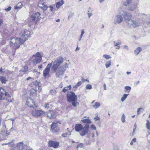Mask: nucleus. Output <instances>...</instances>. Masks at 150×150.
Listing matches in <instances>:
<instances>
[{
  "label": "nucleus",
  "instance_id": "f257e3e1",
  "mask_svg": "<svg viewBox=\"0 0 150 150\" xmlns=\"http://www.w3.org/2000/svg\"><path fill=\"white\" fill-rule=\"evenodd\" d=\"M64 62V59L60 57L54 59L52 62L48 64L45 69L43 71V75L45 78L49 76L50 67H51V70L53 73L56 71L58 67L61 65Z\"/></svg>",
  "mask_w": 150,
  "mask_h": 150
},
{
  "label": "nucleus",
  "instance_id": "f03ea898",
  "mask_svg": "<svg viewBox=\"0 0 150 150\" xmlns=\"http://www.w3.org/2000/svg\"><path fill=\"white\" fill-rule=\"evenodd\" d=\"M89 125L86 124L84 127L81 124H76L75 127L76 132H79L81 136H83L89 132Z\"/></svg>",
  "mask_w": 150,
  "mask_h": 150
},
{
  "label": "nucleus",
  "instance_id": "7ed1b4c3",
  "mask_svg": "<svg viewBox=\"0 0 150 150\" xmlns=\"http://www.w3.org/2000/svg\"><path fill=\"white\" fill-rule=\"evenodd\" d=\"M123 5L128 7L129 10L133 11L137 8L138 1L135 3L133 2L132 0H123Z\"/></svg>",
  "mask_w": 150,
  "mask_h": 150
},
{
  "label": "nucleus",
  "instance_id": "20e7f679",
  "mask_svg": "<svg viewBox=\"0 0 150 150\" xmlns=\"http://www.w3.org/2000/svg\"><path fill=\"white\" fill-rule=\"evenodd\" d=\"M23 43L24 41L22 40L21 38L15 37L11 38L10 45L13 49H16L18 48L20 45Z\"/></svg>",
  "mask_w": 150,
  "mask_h": 150
},
{
  "label": "nucleus",
  "instance_id": "39448f33",
  "mask_svg": "<svg viewBox=\"0 0 150 150\" xmlns=\"http://www.w3.org/2000/svg\"><path fill=\"white\" fill-rule=\"evenodd\" d=\"M67 65L66 63L64 65H61L60 67H58L57 69L55 72H56V76L57 78H62L64 76V72L66 69L68 68Z\"/></svg>",
  "mask_w": 150,
  "mask_h": 150
},
{
  "label": "nucleus",
  "instance_id": "423d86ee",
  "mask_svg": "<svg viewBox=\"0 0 150 150\" xmlns=\"http://www.w3.org/2000/svg\"><path fill=\"white\" fill-rule=\"evenodd\" d=\"M67 99L68 101L70 103H71L73 106H76L77 103V97L74 93L72 91L68 93L67 95Z\"/></svg>",
  "mask_w": 150,
  "mask_h": 150
},
{
  "label": "nucleus",
  "instance_id": "0eeeda50",
  "mask_svg": "<svg viewBox=\"0 0 150 150\" xmlns=\"http://www.w3.org/2000/svg\"><path fill=\"white\" fill-rule=\"evenodd\" d=\"M40 16V15L38 12L33 13L31 16V23L30 24H29V26H30L31 25L36 24L37 22L41 18Z\"/></svg>",
  "mask_w": 150,
  "mask_h": 150
},
{
  "label": "nucleus",
  "instance_id": "6e6552de",
  "mask_svg": "<svg viewBox=\"0 0 150 150\" xmlns=\"http://www.w3.org/2000/svg\"><path fill=\"white\" fill-rule=\"evenodd\" d=\"M10 97L9 94L7 92H6L4 89L2 88H0V99L4 100L6 99V100L8 99V101L9 102V98Z\"/></svg>",
  "mask_w": 150,
  "mask_h": 150
},
{
  "label": "nucleus",
  "instance_id": "1a4fd4ad",
  "mask_svg": "<svg viewBox=\"0 0 150 150\" xmlns=\"http://www.w3.org/2000/svg\"><path fill=\"white\" fill-rule=\"evenodd\" d=\"M45 113V112L42 110H37L35 109H33L32 112V115L35 117L42 116Z\"/></svg>",
  "mask_w": 150,
  "mask_h": 150
},
{
  "label": "nucleus",
  "instance_id": "9d476101",
  "mask_svg": "<svg viewBox=\"0 0 150 150\" xmlns=\"http://www.w3.org/2000/svg\"><path fill=\"white\" fill-rule=\"evenodd\" d=\"M35 58L32 60L33 64L35 65L40 63L42 60L41 55L38 52H37L35 55L33 56Z\"/></svg>",
  "mask_w": 150,
  "mask_h": 150
},
{
  "label": "nucleus",
  "instance_id": "9b49d317",
  "mask_svg": "<svg viewBox=\"0 0 150 150\" xmlns=\"http://www.w3.org/2000/svg\"><path fill=\"white\" fill-rule=\"evenodd\" d=\"M60 124L59 122H53L51 125V128L53 132H58L59 129L58 127V125Z\"/></svg>",
  "mask_w": 150,
  "mask_h": 150
},
{
  "label": "nucleus",
  "instance_id": "f8f14e48",
  "mask_svg": "<svg viewBox=\"0 0 150 150\" xmlns=\"http://www.w3.org/2000/svg\"><path fill=\"white\" fill-rule=\"evenodd\" d=\"M30 35V31L27 30H23V33L21 35V38L22 40L24 41V43L27 40Z\"/></svg>",
  "mask_w": 150,
  "mask_h": 150
},
{
  "label": "nucleus",
  "instance_id": "ddd939ff",
  "mask_svg": "<svg viewBox=\"0 0 150 150\" xmlns=\"http://www.w3.org/2000/svg\"><path fill=\"white\" fill-rule=\"evenodd\" d=\"M123 13H122V14L124 16L125 20L127 23L131 19V18L132 16L130 13L127 12L123 11Z\"/></svg>",
  "mask_w": 150,
  "mask_h": 150
},
{
  "label": "nucleus",
  "instance_id": "4468645a",
  "mask_svg": "<svg viewBox=\"0 0 150 150\" xmlns=\"http://www.w3.org/2000/svg\"><path fill=\"white\" fill-rule=\"evenodd\" d=\"M38 6L42 9L43 11H46L48 7L44 2L43 0H39Z\"/></svg>",
  "mask_w": 150,
  "mask_h": 150
},
{
  "label": "nucleus",
  "instance_id": "2eb2a0df",
  "mask_svg": "<svg viewBox=\"0 0 150 150\" xmlns=\"http://www.w3.org/2000/svg\"><path fill=\"white\" fill-rule=\"evenodd\" d=\"M18 150H33L32 149L27 150V146L23 144V142L18 143L17 145Z\"/></svg>",
  "mask_w": 150,
  "mask_h": 150
},
{
  "label": "nucleus",
  "instance_id": "dca6fc26",
  "mask_svg": "<svg viewBox=\"0 0 150 150\" xmlns=\"http://www.w3.org/2000/svg\"><path fill=\"white\" fill-rule=\"evenodd\" d=\"M49 119L55 118L56 115L54 112L52 110H49L47 112H45L44 114Z\"/></svg>",
  "mask_w": 150,
  "mask_h": 150
},
{
  "label": "nucleus",
  "instance_id": "f3484780",
  "mask_svg": "<svg viewBox=\"0 0 150 150\" xmlns=\"http://www.w3.org/2000/svg\"><path fill=\"white\" fill-rule=\"evenodd\" d=\"M123 20L122 16L120 15H117L114 18V23L115 24L121 23Z\"/></svg>",
  "mask_w": 150,
  "mask_h": 150
},
{
  "label": "nucleus",
  "instance_id": "a211bd4d",
  "mask_svg": "<svg viewBox=\"0 0 150 150\" xmlns=\"http://www.w3.org/2000/svg\"><path fill=\"white\" fill-rule=\"evenodd\" d=\"M127 24L129 26L134 28H136L139 26V24L137 22L132 19L129 21Z\"/></svg>",
  "mask_w": 150,
  "mask_h": 150
},
{
  "label": "nucleus",
  "instance_id": "6ab92c4d",
  "mask_svg": "<svg viewBox=\"0 0 150 150\" xmlns=\"http://www.w3.org/2000/svg\"><path fill=\"white\" fill-rule=\"evenodd\" d=\"M48 144L49 146L57 148L59 145V143L57 142H55L52 141H50L48 142Z\"/></svg>",
  "mask_w": 150,
  "mask_h": 150
},
{
  "label": "nucleus",
  "instance_id": "aec40b11",
  "mask_svg": "<svg viewBox=\"0 0 150 150\" xmlns=\"http://www.w3.org/2000/svg\"><path fill=\"white\" fill-rule=\"evenodd\" d=\"M31 86L32 88L35 90L36 91L39 90V85L38 82L36 81H35L33 82L31 84Z\"/></svg>",
  "mask_w": 150,
  "mask_h": 150
},
{
  "label": "nucleus",
  "instance_id": "412c9836",
  "mask_svg": "<svg viewBox=\"0 0 150 150\" xmlns=\"http://www.w3.org/2000/svg\"><path fill=\"white\" fill-rule=\"evenodd\" d=\"M9 135L7 132L5 131H2L0 133V141L7 139V137Z\"/></svg>",
  "mask_w": 150,
  "mask_h": 150
},
{
  "label": "nucleus",
  "instance_id": "4be33fe9",
  "mask_svg": "<svg viewBox=\"0 0 150 150\" xmlns=\"http://www.w3.org/2000/svg\"><path fill=\"white\" fill-rule=\"evenodd\" d=\"M26 105L30 108L34 107L35 106L34 103L33 101L30 99H27V100L26 102Z\"/></svg>",
  "mask_w": 150,
  "mask_h": 150
},
{
  "label": "nucleus",
  "instance_id": "5701e85b",
  "mask_svg": "<svg viewBox=\"0 0 150 150\" xmlns=\"http://www.w3.org/2000/svg\"><path fill=\"white\" fill-rule=\"evenodd\" d=\"M113 44H114V47L116 49H119L120 48V45H121V42L120 40H118L117 43L115 41L113 42Z\"/></svg>",
  "mask_w": 150,
  "mask_h": 150
},
{
  "label": "nucleus",
  "instance_id": "b1692460",
  "mask_svg": "<svg viewBox=\"0 0 150 150\" xmlns=\"http://www.w3.org/2000/svg\"><path fill=\"white\" fill-rule=\"evenodd\" d=\"M87 14L88 17L89 18H90V17L92 16L93 15L92 10L91 8L89 7L88 8Z\"/></svg>",
  "mask_w": 150,
  "mask_h": 150
},
{
  "label": "nucleus",
  "instance_id": "393cba45",
  "mask_svg": "<svg viewBox=\"0 0 150 150\" xmlns=\"http://www.w3.org/2000/svg\"><path fill=\"white\" fill-rule=\"evenodd\" d=\"M45 108L47 109H51L52 107V102H50L48 103L45 105Z\"/></svg>",
  "mask_w": 150,
  "mask_h": 150
},
{
  "label": "nucleus",
  "instance_id": "a878e982",
  "mask_svg": "<svg viewBox=\"0 0 150 150\" xmlns=\"http://www.w3.org/2000/svg\"><path fill=\"white\" fill-rule=\"evenodd\" d=\"M71 132L68 130V128L67 129V130L66 132L62 134V136L63 137H66L71 135Z\"/></svg>",
  "mask_w": 150,
  "mask_h": 150
},
{
  "label": "nucleus",
  "instance_id": "bb28decb",
  "mask_svg": "<svg viewBox=\"0 0 150 150\" xmlns=\"http://www.w3.org/2000/svg\"><path fill=\"white\" fill-rule=\"evenodd\" d=\"M142 50V49L141 47H138L135 50H134V53L136 55H138L139 53L141 52Z\"/></svg>",
  "mask_w": 150,
  "mask_h": 150
},
{
  "label": "nucleus",
  "instance_id": "cd10ccee",
  "mask_svg": "<svg viewBox=\"0 0 150 150\" xmlns=\"http://www.w3.org/2000/svg\"><path fill=\"white\" fill-rule=\"evenodd\" d=\"M94 101H95V100L93 101L92 102L91 104H93V106L94 108H97L100 106V104L99 102H96L94 104H93Z\"/></svg>",
  "mask_w": 150,
  "mask_h": 150
},
{
  "label": "nucleus",
  "instance_id": "c85d7f7f",
  "mask_svg": "<svg viewBox=\"0 0 150 150\" xmlns=\"http://www.w3.org/2000/svg\"><path fill=\"white\" fill-rule=\"evenodd\" d=\"M0 80L1 83L3 84L5 83L7 81L6 77L4 76H0Z\"/></svg>",
  "mask_w": 150,
  "mask_h": 150
},
{
  "label": "nucleus",
  "instance_id": "c756f323",
  "mask_svg": "<svg viewBox=\"0 0 150 150\" xmlns=\"http://www.w3.org/2000/svg\"><path fill=\"white\" fill-rule=\"evenodd\" d=\"M81 121L84 123L91 124V121L88 117L87 119H83L81 120Z\"/></svg>",
  "mask_w": 150,
  "mask_h": 150
},
{
  "label": "nucleus",
  "instance_id": "7c9ffc66",
  "mask_svg": "<svg viewBox=\"0 0 150 150\" xmlns=\"http://www.w3.org/2000/svg\"><path fill=\"white\" fill-rule=\"evenodd\" d=\"M64 1L63 0H62L59 2H57L56 4V7L58 8H59L62 5L64 4Z\"/></svg>",
  "mask_w": 150,
  "mask_h": 150
},
{
  "label": "nucleus",
  "instance_id": "2f4dec72",
  "mask_svg": "<svg viewBox=\"0 0 150 150\" xmlns=\"http://www.w3.org/2000/svg\"><path fill=\"white\" fill-rule=\"evenodd\" d=\"M22 7V4L21 2L18 3L17 5L15 6L14 8L15 9H18L21 8Z\"/></svg>",
  "mask_w": 150,
  "mask_h": 150
},
{
  "label": "nucleus",
  "instance_id": "473e14b6",
  "mask_svg": "<svg viewBox=\"0 0 150 150\" xmlns=\"http://www.w3.org/2000/svg\"><path fill=\"white\" fill-rule=\"evenodd\" d=\"M131 90V87L129 86H126L125 87V92L129 93Z\"/></svg>",
  "mask_w": 150,
  "mask_h": 150
},
{
  "label": "nucleus",
  "instance_id": "72a5a7b5",
  "mask_svg": "<svg viewBox=\"0 0 150 150\" xmlns=\"http://www.w3.org/2000/svg\"><path fill=\"white\" fill-rule=\"evenodd\" d=\"M129 95V94H124L122 97L121 98V101L122 102H124L127 98V96Z\"/></svg>",
  "mask_w": 150,
  "mask_h": 150
},
{
  "label": "nucleus",
  "instance_id": "f704fd0d",
  "mask_svg": "<svg viewBox=\"0 0 150 150\" xmlns=\"http://www.w3.org/2000/svg\"><path fill=\"white\" fill-rule=\"evenodd\" d=\"M146 127L148 129H150V122L148 120H146Z\"/></svg>",
  "mask_w": 150,
  "mask_h": 150
},
{
  "label": "nucleus",
  "instance_id": "c9c22d12",
  "mask_svg": "<svg viewBox=\"0 0 150 150\" xmlns=\"http://www.w3.org/2000/svg\"><path fill=\"white\" fill-rule=\"evenodd\" d=\"M125 115L124 114H123L122 117H121V121L123 122H125Z\"/></svg>",
  "mask_w": 150,
  "mask_h": 150
},
{
  "label": "nucleus",
  "instance_id": "e433bc0d",
  "mask_svg": "<svg viewBox=\"0 0 150 150\" xmlns=\"http://www.w3.org/2000/svg\"><path fill=\"white\" fill-rule=\"evenodd\" d=\"M103 57L105 58L106 59H109L111 58L110 55L106 54L103 55Z\"/></svg>",
  "mask_w": 150,
  "mask_h": 150
},
{
  "label": "nucleus",
  "instance_id": "4c0bfd02",
  "mask_svg": "<svg viewBox=\"0 0 150 150\" xmlns=\"http://www.w3.org/2000/svg\"><path fill=\"white\" fill-rule=\"evenodd\" d=\"M111 62L109 61L107 62L105 64V66L106 68H108L111 65Z\"/></svg>",
  "mask_w": 150,
  "mask_h": 150
},
{
  "label": "nucleus",
  "instance_id": "58836bf2",
  "mask_svg": "<svg viewBox=\"0 0 150 150\" xmlns=\"http://www.w3.org/2000/svg\"><path fill=\"white\" fill-rule=\"evenodd\" d=\"M92 86L90 84H87L86 86V89H91L92 88Z\"/></svg>",
  "mask_w": 150,
  "mask_h": 150
},
{
  "label": "nucleus",
  "instance_id": "ea45409f",
  "mask_svg": "<svg viewBox=\"0 0 150 150\" xmlns=\"http://www.w3.org/2000/svg\"><path fill=\"white\" fill-rule=\"evenodd\" d=\"M28 70V66L26 65H25V66L24 67V69L23 70H21L23 72H26Z\"/></svg>",
  "mask_w": 150,
  "mask_h": 150
},
{
  "label": "nucleus",
  "instance_id": "a19ab883",
  "mask_svg": "<svg viewBox=\"0 0 150 150\" xmlns=\"http://www.w3.org/2000/svg\"><path fill=\"white\" fill-rule=\"evenodd\" d=\"M81 34L80 35L81 38H82L83 36V34H84L85 32L84 29H82L81 30Z\"/></svg>",
  "mask_w": 150,
  "mask_h": 150
},
{
  "label": "nucleus",
  "instance_id": "79ce46f5",
  "mask_svg": "<svg viewBox=\"0 0 150 150\" xmlns=\"http://www.w3.org/2000/svg\"><path fill=\"white\" fill-rule=\"evenodd\" d=\"M74 15V13H71L68 17V19L70 18H71Z\"/></svg>",
  "mask_w": 150,
  "mask_h": 150
},
{
  "label": "nucleus",
  "instance_id": "37998d69",
  "mask_svg": "<svg viewBox=\"0 0 150 150\" xmlns=\"http://www.w3.org/2000/svg\"><path fill=\"white\" fill-rule=\"evenodd\" d=\"M50 93L53 95H54L56 94V91L54 90H51L50 91Z\"/></svg>",
  "mask_w": 150,
  "mask_h": 150
},
{
  "label": "nucleus",
  "instance_id": "c03bdc74",
  "mask_svg": "<svg viewBox=\"0 0 150 150\" xmlns=\"http://www.w3.org/2000/svg\"><path fill=\"white\" fill-rule=\"evenodd\" d=\"M83 144L82 143H80L77 145V147L82 148L83 147Z\"/></svg>",
  "mask_w": 150,
  "mask_h": 150
},
{
  "label": "nucleus",
  "instance_id": "a18cd8bd",
  "mask_svg": "<svg viewBox=\"0 0 150 150\" xmlns=\"http://www.w3.org/2000/svg\"><path fill=\"white\" fill-rule=\"evenodd\" d=\"M68 89V87H65L62 90V91L65 93V92Z\"/></svg>",
  "mask_w": 150,
  "mask_h": 150
},
{
  "label": "nucleus",
  "instance_id": "49530a36",
  "mask_svg": "<svg viewBox=\"0 0 150 150\" xmlns=\"http://www.w3.org/2000/svg\"><path fill=\"white\" fill-rule=\"evenodd\" d=\"M91 128L94 130H96V127L93 125H91Z\"/></svg>",
  "mask_w": 150,
  "mask_h": 150
},
{
  "label": "nucleus",
  "instance_id": "de8ad7c7",
  "mask_svg": "<svg viewBox=\"0 0 150 150\" xmlns=\"http://www.w3.org/2000/svg\"><path fill=\"white\" fill-rule=\"evenodd\" d=\"M11 6H9L8 8H6L5 9V10L6 11H8L11 10Z\"/></svg>",
  "mask_w": 150,
  "mask_h": 150
},
{
  "label": "nucleus",
  "instance_id": "09e8293b",
  "mask_svg": "<svg viewBox=\"0 0 150 150\" xmlns=\"http://www.w3.org/2000/svg\"><path fill=\"white\" fill-rule=\"evenodd\" d=\"M143 108H139L138 109L137 111V112L138 114H140V110H141Z\"/></svg>",
  "mask_w": 150,
  "mask_h": 150
},
{
  "label": "nucleus",
  "instance_id": "8fccbe9b",
  "mask_svg": "<svg viewBox=\"0 0 150 150\" xmlns=\"http://www.w3.org/2000/svg\"><path fill=\"white\" fill-rule=\"evenodd\" d=\"M82 84V82L81 81H80L79 82H78L76 84L77 85V86H81V85Z\"/></svg>",
  "mask_w": 150,
  "mask_h": 150
},
{
  "label": "nucleus",
  "instance_id": "3c124183",
  "mask_svg": "<svg viewBox=\"0 0 150 150\" xmlns=\"http://www.w3.org/2000/svg\"><path fill=\"white\" fill-rule=\"evenodd\" d=\"M99 119L100 118L98 117V115L94 118V120L96 121H97V120H99Z\"/></svg>",
  "mask_w": 150,
  "mask_h": 150
},
{
  "label": "nucleus",
  "instance_id": "603ef678",
  "mask_svg": "<svg viewBox=\"0 0 150 150\" xmlns=\"http://www.w3.org/2000/svg\"><path fill=\"white\" fill-rule=\"evenodd\" d=\"M15 128L13 127L10 129V131L11 132H13L15 130Z\"/></svg>",
  "mask_w": 150,
  "mask_h": 150
},
{
  "label": "nucleus",
  "instance_id": "864d4df0",
  "mask_svg": "<svg viewBox=\"0 0 150 150\" xmlns=\"http://www.w3.org/2000/svg\"><path fill=\"white\" fill-rule=\"evenodd\" d=\"M50 8V10L51 11H53V7L52 6H50V7H49Z\"/></svg>",
  "mask_w": 150,
  "mask_h": 150
},
{
  "label": "nucleus",
  "instance_id": "5fc2aeb1",
  "mask_svg": "<svg viewBox=\"0 0 150 150\" xmlns=\"http://www.w3.org/2000/svg\"><path fill=\"white\" fill-rule=\"evenodd\" d=\"M123 48H125L127 50H128V47L127 45L124 46Z\"/></svg>",
  "mask_w": 150,
  "mask_h": 150
},
{
  "label": "nucleus",
  "instance_id": "6e6d98bb",
  "mask_svg": "<svg viewBox=\"0 0 150 150\" xmlns=\"http://www.w3.org/2000/svg\"><path fill=\"white\" fill-rule=\"evenodd\" d=\"M139 81H138L136 83H134V85H135V86H137L138 84L139 83Z\"/></svg>",
  "mask_w": 150,
  "mask_h": 150
},
{
  "label": "nucleus",
  "instance_id": "4d7b16f0",
  "mask_svg": "<svg viewBox=\"0 0 150 150\" xmlns=\"http://www.w3.org/2000/svg\"><path fill=\"white\" fill-rule=\"evenodd\" d=\"M137 128V125L136 124L134 126V130H135Z\"/></svg>",
  "mask_w": 150,
  "mask_h": 150
},
{
  "label": "nucleus",
  "instance_id": "13d9d810",
  "mask_svg": "<svg viewBox=\"0 0 150 150\" xmlns=\"http://www.w3.org/2000/svg\"><path fill=\"white\" fill-rule=\"evenodd\" d=\"M103 87L104 90H106V87L105 84H104L103 85Z\"/></svg>",
  "mask_w": 150,
  "mask_h": 150
},
{
  "label": "nucleus",
  "instance_id": "bf43d9fd",
  "mask_svg": "<svg viewBox=\"0 0 150 150\" xmlns=\"http://www.w3.org/2000/svg\"><path fill=\"white\" fill-rule=\"evenodd\" d=\"M82 81L83 82H85L86 81H87V80L84 79L83 78H82Z\"/></svg>",
  "mask_w": 150,
  "mask_h": 150
},
{
  "label": "nucleus",
  "instance_id": "052dcab7",
  "mask_svg": "<svg viewBox=\"0 0 150 150\" xmlns=\"http://www.w3.org/2000/svg\"><path fill=\"white\" fill-rule=\"evenodd\" d=\"M133 142H135L136 141V139L135 138H134L132 140Z\"/></svg>",
  "mask_w": 150,
  "mask_h": 150
},
{
  "label": "nucleus",
  "instance_id": "680f3d73",
  "mask_svg": "<svg viewBox=\"0 0 150 150\" xmlns=\"http://www.w3.org/2000/svg\"><path fill=\"white\" fill-rule=\"evenodd\" d=\"M42 65H40L38 66V68L40 69H41L42 68Z\"/></svg>",
  "mask_w": 150,
  "mask_h": 150
},
{
  "label": "nucleus",
  "instance_id": "e2e57ef3",
  "mask_svg": "<svg viewBox=\"0 0 150 150\" xmlns=\"http://www.w3.org/2000/svg\"><path fill=\"white\" fill-rule=\"evenodd\" d=\"M68 87V89L69 90H71V85H69L68 86V87Z\"/></svg>",
  "mask_w": 150,
  "mask_h": 150
},
{
  "label": "nucleus",
  "instance_id": "0e129e2a",
  "mask_svg": "<svg viewBox=\"0 0 150 150\" xmlns=\"http://www.w3.org/2000/svg\"><path fill=\"white\" fill-rule=\"evenodd\" d=\"M80 48L78 47H77L76 48V49L75 51H77V50H79Z\"/></svg>",
  "mask_w": 150,
  "mask_h": 150
},
{
  "label": "nucleus",
  "instance_id": "69168bd1",
  "mask_svg": "<svg viewBox=\"0 0 150 150\" xmlns=\"http://www.w3.org/2000/svg\"><path fill=\"white\" fill-rule=\"evenodd\" d=\"M78 87V86H77V85L76 84V85H74L73 86V88H77Z\"/></svg>",
  "mask_w": 150,
  "mask_h": 150
},
{
  "label": "nucleus",
  "instance_id": "338daca9",
  "mask_svg": "<svg viewBox=\"0 0 150 150\" xmlns=\"http://www.w3.org/2000/svg\"><path fill=\"white\" fill-rule=\"evenodd\" d=\"M32 79V78L31 77H29L27 79H26V80H28L29 79Z\"/></svg>",
  "mask_w": 150,
  "mask_h": 150
},
{
  "label": "nucleus",
  "instance_id": "774afa93",
  "mask_svg": "<svg viewBox=\"0 0 150 150\" xmlns=\"http://www.w3.org/2000/svg\"><path fill=\"white\" fill-rule=\"evenodd\" d=\"M2 125L4 127H6V125L5 122H3L2 123Z\"/></svg>",
  "mask_w": 150,
  "mask_h": 150
}]
</instances>
